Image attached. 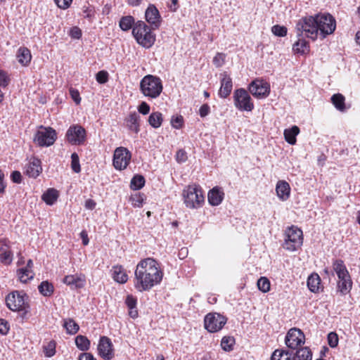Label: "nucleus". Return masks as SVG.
Masks as SVG:
<instances>
[{"label":"nucleus","instance_id":"obj_1","mask_svg":"<svg viewBox=\"0 0 360 360\" xmlns=\"http://www.w3.org/2000/svg\"><path fill=\"white\" fill-rule=\"evenodd\" d=\"M163 273L156 260L148 257L141 259L134 272V288L139 292L149 291L162 280Z\"/></svg>","mask_w":360,"mask_h":360},{"label":"nucleus","instance_id":"obj_2","mask_svg":"<svg viewBox=\"0 0 360 360\" xmlns=\"http://www.w3.org/2000/svg\"><path fill=\"white\" fill-rule=\"evenodd\" d=\"M27 300L28 296L24 291L13 290L6 296L5 302L10 310L20 313V317L26 319L30 309Z\"/></svg>","mask_w":360,"mask_h":360},{"label":"nucleus","instance_id":"obj_3","mask_svg":"<svg viewBox=\"0 0 360 360\" xmlns=\"http://www.w3.org/2000/svg\"><path fill=\"white\" fill-rule=\"evenodd\" d=\"M139 89L148 100L156 99L162 92V82L158 76L147 75L141 79Z\"/></svg>","mask_w":360,"mask_h":360},{"label":"nucleus","instance_id":"obj_4","mask_svg":"<svg viewBox=\"0 0 360 360\" xmlns=\"http://www.w3.org/2000/svg\"><path fill=\"white\" fill-rule=\"evenodd\" d=\"M152 29L142 20L136 21L133 27L132 35L136 42L145 49H150L155 44L156 36Z\"/></svg>","mask_w":360,"mask_h":360},{"label":"nucleus","instance_id":"obj_5","mask_svg":"<svg viewBox=\"0 0 360 360\" xmlns=\"http://www.w3.org/2000/svg\"><path fill=\"white\" fill-rule=\"evenodd\" d=\"M182 195L184 202L188 208L198 209L204 205L205 197L199 185H188L184 189Z\"/></svg>","mask_w":360,"mask_h":360},{"label":"nucleus","instance_id":"obj_6","mask_svg":"<svg viewBox=\"0 0 360 360\" xmlns=\"http://www.w3.org/2000/svg\"><path fill=\"white\" fill-rule=\"evenodd\" d=\"M303 239L302 229L295 226H291L285 231L282 247L289 252L297 251L302 247Z\"/></svg>","mask_w":360,"mask_h":360},{"label":"nucleus","instance_id":"obj_7","mask_svg":"<svg viewBox=\"0 0 360 360\" xmlns=\"http://www.w3.org/2000/svg\"><path fill=\"white\" fill-rule=\"evenodd\" d=\"M298 37H306L315 41L318 37L316 18L314 16L302 18L296 25Z\"/></svg>","mask_w":360,"mask_h":360},{"label":"nucleus","instance_id":"obj_8","mask_svg":"<svg viewBox=\"0 0 360 360\" xmlns=\"http://www.w3.org/2000/svg\"><path fill=\"white\" fill-rule=\"evenodd\" d=\"M317 33L320 32L322 38L332 34L336 27L335 18L329 13L315 15Z\"/></svg>","mask_w":360,"mask_h":360},{"label":"nucleus","instance_id":"obj_9","mask_svg":"<svg viewBox=\"0 0 360 360\" xmlns=\"http://www.w3.org/2000/svg\"><path fill=\"white\" fill-rule=\"evenodd\" d=\"M233 103L235 107L240 111H252L255 105L248 94L243 88L237 89L233 92Z\"/></svg>","mask_w":360,"mask_h":360},{"label":"nucleus","instance_id":"obj_10","mask_svg":"<svg viewBox=\"0 0 360 360\" xmlns=\"http://www.w3.org/2000/svg\"><path fill=\"white\" fill-rule=\"evenodd\" d=\"M34 138V142L41 147H49L52 146L57 139V134L52 127H40Z\"/></svg>","mask_w":360,"mask_h":360},{"label":"nucleus","instance_id":"obj_11","mask_svg":"<svg viewBox=\"0 0 360 360\" xmlns=\"http://www.w3.org/2000/svg\"><path fill=\"white\" fill-rule=\"evenodd\" d=\"M131 153L125 147L120 146L114 150L112 165L117 170H124L129 165Z\"/></svg>","mask_w":360,"mask_h":360},{"label":"nucleus","instance_id":"obj_12","mask_svg":"<svg viewBox=\"0 0 360 360\" xmlns=\"http://www.w3.org/2000/svg\"><path fill=\"white\" fill-rule=\"evenodd\" d=\"M227 319L218 313H209L204 318V327L210 333H216L223 328Z\"/></svg>","mask_w":360,"mask_h":360},{"label":"nucleus","instance_id":"obj_13","mask_svg":"<svg viewBox=\"0 0 360 360\" xmlns=\"http://www.w3.org/2000/svg\"><path fill=\"white\" fill-rule=\"evenodd\" d=\"M86 137L85 129L79 124L71 125L65 134L67 141L73 146H80L84 143Z\"/></svg>","mask_w":360,"mask_h":360},{"label":"nucleus","instance_id":"obj_14","mask_svg":"<svg viewBox=\"0 0 360 360\" xmlns=\"http://www.w3.org/2000/svg\"><path fill=\"white\" fill-rule=\"evenodd\" d=\"M305 336L304 333L298 328H294L289 330L285 335V342L287 347L292 349H299L298 347L304 343Z\"/></svg>","mask_w":360,"mask_h":360},{"label":"nucleus","instance_id":"obj_15","mask_svg":"<svg viewBox=\"0 0 360 360\" xmlns=\"http://www.w3.org/2000/svg\"><path fill=\"white\" fill-rule=\"evenodd\" d=\"M250 94L257 98H266L270 93L269 84L263 80H253L248 86Z\"/></svg>","mask_w":360,"mask_h":360},{"label":"nucleus","instance_id":"obj_16","mask_svg":"<svg viewBox=\"0 0 360 360\" xmlns=\"http://www.w3.org/2000/svg\"><path fill=\"white\" fill-rule=\"evenodd\" d=\"M145 20L152 29L158 30L160 28L162 19L159 10L154 4H150L146 9Z\"/></svg>","mask_w":360,"mask_h":360},{"label":"nucleus","instance_id":"obj_17","mask_svg":"<svg viewBox=\"0 0 360 360\" xmlns=\"http://www.w3.org/2000/svg\"><path fill=\"white\" fill-rule=\"evenodd\" d=\"M97 350L98 355L104 360H111L115 356L112 341L106 336L100 338Z\"/></svg>","mask_w":360,"mask_h":360},{"label":"nucleus","instance_id":"obj_18","mask_svg":"<svg viewBox=\"0 0 360 360\" xmlns=\"http://www.w3.org/2000/svg\"><path fill=\"white\" fill-rule=\"evenodd\" d=\"M221 86L218 92L220 98H226L231 93L233 89V81L230 75L226 72L220 74Z\"/></svg>","mask_w":360,"mask_h":360},{"label":"nucleus","instance_id":"obj_19","mask_svg":"<svg viewBox=\"0 0 360 360\" xmlns=\"http://www.w3.org/2000/svg\"><path fill=\"white\" fill-rule=\"evenodd\" d=\"M41 172V160L36 157H32L25 167V174L30 178L36 179Z\"/></svg>","mask_w":360,"mask_h":360},{"label":"nucleus","instance_id":"obj_20","mask_svg":"<svg viewBox=\"0 0 360 360\" xmlns=\"http://www.w3.org/2000/svg\"><path fill=\"white\" fill-rule=\"evenodd\" d=\"M63 283L71 289H80L86 285V276L83 274L68 275L63 278Z\"/></svg>","mask_w":360,"mask_h":360},{"label":"nucleus","instance_id":"obj_21","mask_svg":"<svg viewBox=\"0 0 360 360\" xmlns=\"http://www.w3.org/2000/svg\"><path fill=\"white\" fill-rule=\"evenodd\" d=\"M224 198V193L221 187L215 186L207 194V200L212 206H218L221 203Z\"/></svg>","mask_w":360,"mask_h":360},{"label":"nucleus","instance_id":"obj_22","mask_svg":"<svg viewBox=\"0 0 360 360\" xmlns=\"http://www.w3.org/2000/svg\"><path fill=\"white\" fill-rule=\"evenodd\" d=\"M124 122L129 131L135 134H138L140 131V116L136 112H130L124 119Z\"/></svg>","mask_w":360,"mask_h":360},{"label":"nucleus","instance_id":"obj_23","mask_svg":"<svg viewBox=\"0 0 360 360\" xmlns=\"http://www.w3.org/2000/svg\"><path fill=\"white\" fill-rule=\"evenodd\" d=\"M290 184L284 180H279L276 186V192L278 198L281 201H286L290 195Z\"/></svg>","mask_w":360,"mask_h":360},{"label":"nucleus","instance_id":"obj_24","mask_svg":"<svg viewBox=\"0 0 360 360\" xmlns=\"http://www.w3.org/2000/svg\"><path fill=\"white\" fill-rule=\"evenodd\" d=\"M352 288V281L350 275L338 277L337 283L338 291L342 295L348 294Z\"/></svg>","mask_w":360,"mask_h":360},{"label":"nucleus","instance_id":"obj_25","mask_svg":"<svg viewBox=\"0 0 360 360\" xmlns=\"http://www.w3.org/2000/svg\"><path fill=\"white\" fill-rule=\"evenodd\" d=\"M112 278L119 283L124 284L128 281V275L121 265L113 266L111 270Z\"/></svg>","mask_w":360,"mask_h":360},{"label":"nucleus","instance_id":"obj_26","mask_svg":"<svg viewBox=\"0 0 360 360\" xmlns=\"http://www.w3.org/2000/svg\"><path fill=\"white\" fill-rule=\"evenodd\" d=\"M18 61L22 66H27L32 59V54L27 47H20L17 52Z\"/></svg>","mask_w":360,"mask_h":360},{"label":"nucleus","instance_id":"obj_27","mask_svg":"<svg viewBox=\"0 0 360 360\" xmlns=\"http://www.w3.org/2000/svg\"><path fill=\"white\" fill-rule=\"evenodd\" d=\"M292 50L295 53L304 55L309 52L310 47L308 41L302 37L293 44Z\"/></svg>","mask_w":360,"mask_h":360},{"label":"nucleus","instance_id":"obj_28","mask_svg":"<svg viewBox=\"0 0 360 360\" xmlns=\"http://www.w3.org/2000/svg\"><path fill=\"white\" fill-rule=\"evenodd\" d=\"M125 304L129 309V315L132 319L138 317L139 313L136 309L137 299L132 295H128L125 299Z\"/></svg>","mask_w":360,"mask_h":360},{"label":"nucleus","instance_id":"obj_29","mask_svg":"<svg viewBox=\"0 0 360 360\" xmlns=\"http://www.w3.org/2000/svg\"><path fill=\"white\" fill-rule=\"evenodd\" d=\"M59 197L58 191L55 188L47 189L41 195V200L48 205H53Z\"/></svg>","mask_w":360,"mask_h":360},{"label":"nucleus","instance_id":"obj_30","mask_svg":"<svg viewBox=\"0 0 360 360\" xmlns=\"http://www.w3.org/2000/svg\"><path fill=\"white\" fill-rule=\"evenodd\" d=\"M300 133V129L297 126H292L290 128L285 129L283 132L285 140L290 145H295L297 139L296 136Z\"/></svg>","mask_w":360,"mask_h":360},{"label":"nucleus","instance_id":"obj_31","mask_svg":"<svg viewBox=\"0 0 360 360\" xmlns=\"http://www.w3.org/2000/svg\"><path fill=\"white\" fill-rule=\"evenodd\" d=\"M330 99L335 108L340 112H344L347 110L345 105V98L342 94H335Z\"/></svg>","mask_w":360,"mask_h":360},{"label":"nucleus","instance_id":"obj_32","mask_svg":"<svg viewBox=\"0 0 360 360\" xmlns=\"http://www.w3.org/2000/svg\"><path fill=\"white\" fill-rule=\"evenodd\" d=\"M321 278L318 274H311L307 278V286L312 292H317L319 290Z\"/></svg>","mask_w":360,"mask_h":360},{"label":"nucleus","instance_id":"obj_33","mask_svg":"<svg viewBox=\"0 0 360 360\" xmlns=\"http://www.w3.org/2000/svg\"><path fill=\"white\" fill-rule=\"evenodd\" d=\"M136 22H135V19L133 16L125 15L120 18L119 21V26L122 31L127 32L131 29L133 30Z\"/></svg>","mask_w":360,"mask_h":360},{"label":"nucleus","instance_id":"obj_34","mask_svg":"<svg viewBox=\"0 0 360 360\" xmlns=\"http://www.w3.org/2000/svg\"><path fill=\"white\" fill-rule=\"evenodd\" d=\"M333 269L338 277H342L349 274L344 262L342 259H335L333 262Z\"/></svg>","mask_w":360,"mask_h":360},{"label":"nucleus","instance_id":"obj_35","mask_svg":"<svg viewBox=\"0 0 360 360\" xmlns=\"http://www.w3.org/2000/svg\"><path fill=\"white\" fill-rule=\"evenodd\" d=\"M312 353L307 347H303L296 351L295 354L292 355V360H311Z\"/></svg>","mask_w":360,"mask_h":360},{"label":"nucleus","instance_id":"obj_36","mask_svg":"<svg viewBox=\"0 0 360 360\" xmlns=\"http://www.w3.org/2000/svg\"><path fill=\"white\" fill-rule=\"evenodd\" d=\"M148 122L153 128H159L163 122L162 114L158 111L152 112L148 117Z\"/></svg>","mask_w":360,"mask_h":360},{"label":"nucleus","instance_id":"obj_37","mask_svg":"<svg viewBox=\"0 0 360 360\" xmlns=\"http://www.w3.org/2000/svg\"><path fill=\"white\" fill-rule=\"evenodd\" d=\"M38 290L43 296L51 297L54 292V287L51 283L44 281L38 285Z\"/></svg>","mask_w":360,"mask_h":360},{"label":"nucleus","instance_id":"obj_38","mask_svg":"<svg viewBox=\"0 0 360 360\" xmlns=\"http://www.w3.org/2000/svg\"><path fill=\"white\" fill-rule=\"evenodd\" d=\"M17 275L21 283H26L34 278V273L32 269L29 270L22 267L17 270Z\"/></svg>","mask_w":360,"mask_h":360},{"label":"nucleus","instance_id":"obj_39","mask_svg":"<svg viewBox=\"0 0 360 360\" xmlns=\"http://www.w3.org/2000/svg\"><path fill=\"white\" fill-rule=\"evenodd\" d=\"M75 345L79 350L86 352L89 349L91 342L86 336L79 335L75 338Z\"/></svg>","mask_w":360,"mask_h":360},{"label":"nucleus","instance_id":"obj_40","mask_svg":"<svg viewBox=\"0 0 360 360\" xmlns=\"http://www.w3.org/2000/svg\"><path fill=\"white\" fill-rule=\"evenodd\" d=\"M271 360H292V354L286 349H276L271 354Z\"/></svg>","mask_w":360,"mask_h":360},{"label":"nucleus","instance_id":"obj_41","mask_svg":"<svg viewBox=\"0 0 360 360\" xmlns=\"http://www.w3.org/2000/svg\"><path fill=\"white\" fill-rule=\"evenodd\" d=\"M63 327L65 328L67 333L70 335L76 334L79 329V325L72 319H65Z\"/></svg>","mask_w":360,"mask_h":360},{"label":"nucleus","instance_id":"obj_42","mask_svg":"<svg viewBox=\"0 0 360 360\" xmlns=\"http://www.w3.org/2000/svg\"><path fill=\"white\" fill-rule=\"evenodd\" d=\"M146 181L143 176L136 174L133 176L130 183V188L132 190L138 191L142 188L145 185Z\"/></svg>","mask_w":360,"mask_h":360},{"label":"nucleus","instance_id":"obj_43","mask_svg":"<svg viewBox=\"0 0 360 360\" xmlns=\"http://www.w3.org/2000/svg\"><path fill=\"white\" fill-rule=\"evenodd\" d=\"M235 339L231 336H224L221 341V347L225 352H231L233 349Z\"/></svg>","mask_w":360,"mask_h":360},{"label":"nucleus","instance_id":"obj_44","mask_svg":"<svg viewBox=\"0 0 360 360\" xmlns=\"http://www.w3.org/2000/svg\"><path fill=\"white\" fill-rule=\"evenodd\" d=\"M95 8L93 6L87 4L82 7V16L88 19L90 22L93 21L95 17Z\"/></svg>","mask_w":360,"mask_h":360},{"label":"nucleus","instance_id":"obj_45","mask_svg":"<svg viewBox=\"0 0 360 360\" xmlns=\"http://www.w3.org/2000/svg\"><path fill=\"white\" fill-rule=\"evenodd\" d=\"M56 344L54 340H51L46 345H44L43 350L44 356L48 358L53 356L56 354Z\"/></svg>","mask_w":360,"mask_h":360},{"label":"nucleus","instance_id":"obj_46","mask_svg":"<svg viewBox=\"0 0 360 360\" xmlns=\"http://www.w3.org/2000/svg\"><path fill=\"white\" fill-rule=\"evenodd\" d=\"M143 200L144 195L140 193L131 195L130 198V201L134 207H141L143 206Z\"/></svg>","mask_w":360,"mask_h":360},{"label":"nucleus","instance_id":"obj_47","mask_svg":"<svg viewBox=\"0 0 360 360\" xmlns=\"http://www.w3.org/2000/svg\"><path fill=\"white\" fill-rule=\"evenodd\" d=\"M257 287L263 292H267L270 290V281L266 277H261L257 281Z\"/></svg>","mask_w":360,"mask_h":360},{"label":"nucleus","instance_id":"obj_48","mask_svg":"<svg viewBox=\"0 0 360 360\" xmlns=\"http://www.w3.org/2000/svg\"><path fill=\"white\" fill-rule=\"evenodd\" d=\"M71 168L75 173H79L81 171L79 158L77 153H73L71 155Z\"/></svg>","mask_w":360,"mask_h":360},{"label":"nucleus","instance_id":"obj_49","mask_svg":"<svg viewBox=\"0 0 360 360\" xmlns=\"http://www.w3.org/2000/svg\"><path fill=\"white\" fill-rule=\"evenodd\" d=\"M226 55L224 53H217L212 60V63L216 68L222 67L226 60Z\"/></svg>","mask_w":360,"mask_h":360},{"label":"nucleus","instance_id":"obj_50","mask_svg":"<svg viewBox=\"0 0 360 360\" xmlns=\"http://www.w3.org/2000/svg\"><path fill=\"white\" fill-rule=\"evenodd\" d=\"M13 261V253L11 251H4L1 252L0 253V262L5 264L9 265L12 263Z\"/></svg>","mask_w":360,"mask_h":360},{"label":"nucleus","instance_id":"obj_51","mask_svg":"<svg viewBox=\"0 0 360 360\" xmlns=\"http://www.w3.org/2000/svg\"><path fill=\"white\" fill-rule=\"evenodd\" d=\"M271 32L275 36L283 37L286 36L288 30L285 26L276 25L271 27Z\"/></svg>","mask_w":360,"mask_h":360},{"label":"nucleus","instance_id":"obj_52","mask_svg":"<svg viewBox=\"0 0 360 360\" xmlns=\"http://www.w3.org/2000/svg\"><path fill=\"white\" fill-rule=\"evenodd\" d=\"M109 79V74L105 70H101L96 75V79L99 84H105Z\"/></svg>","mask_w":360,"mask_h":360},{"label":"nucleus","instance_id":"obj_53","mask_svg":"<svg viewBox=\"0 0 360 360\" xmlns=\"http://www.w3.org/2000/svg\"><path fill=\"white\" fill-rule=\"evenodd\" d=\"M184 124V118L181 115L173 116L171 119L172 127L174 129H179Z\"/></svg>","mask_w":360,"mask_h":360},{"label":"nucleus","instance_id":"obj_54","mask_svg":"<svg viewBox=\"0 0 360 360\" xmlns=\"http://www.w3.org/2000/svg\"><path fill=\"white\" fill-rule=\"evenodd\" d=\"M339 342L338 336L335 332H330L328 335V342L330 347L335 348L338 346Z\"/></svg>","mask_w":360,"mask_h":360},{"label":"nucleus","instance_id":"obj_55","mask_svg":"<svg viewBox=\"0 0 360 360\" xmlns=\"http://www.w3.org/2000/svg\"><path fill=\"white\" fill-rule=\"evenodd\" d=\"M9 78L6 71L0 69V86L6 87L8 85Z\"/></svg>","mask_w":360,"mask_h":360},{"label":"nucleus","instance_id":"obj_56","mask_svg":"<svg viewBox=\"0 0 360 360\" xmlns=\"http://www.w3.org/2000/svg\"><path fill=\"white\" fill-rule=\"evenodd\" d=\"M70 95L72 99L75 101V103L78 105L81 102V97L79 92L77 89L74 88H70L69 89Z\"/></svg>","mask_w":360,"mask_h":360},{"label":"nucleus","instance_id":"obj_57","mask_svg":"<svg viewBox=\"0 0 360 360\" xmlns=\"http://www.w3.org/2000/svg\"><path fill=\"white\" fill-rule=\"evenodd\" d=\"M187 153L183 149H179L176 154V160L179 163L185 162L187 160Z\"/></svg>","mask_w":360,"mask_h":360},{"label":"nucleus","instance_id":"obj_58","mask_svg":"<svg viewBox=\"0 0 360 360\" xmlns=\"http://www.w3.org/2000/svg\"><path fill=\"white\" fill-rule=\"evenodd\" d=\"M69 34L72 39H79L82 37V33L80 28L75 26L70 29Z\"/></svg>","mask_w":360,"mask_h":360},{"label":"nucleus","instance_id":"obj_59","mask_svg":"<svg viewBox=\"0 0 360 360\" xmlns=\"http://www.w3.org/2000/svg\"><path fill=\"white\" fill-rule=\"evenodd\" d=\"M150 107L145 101H143L138 106V112L142 115H148L150 112Z\"/></svg>","mask_w":360,"mask_h":360},{"label":"nucleus","instance_id":"obj_60","mask_svg":"<svg viewBox=\"0 0 360 360\" xmlns=\"http://www.w3.org/2000/svg\"><path fill=\"white\" fill-rule=\"evenodd\" d=\"M9 330V324L8 322L4 319H0V333L1 335H6Z\"/></svg>","mask_w":360,"mask_h":360},{"label":"nucleus","instance_id":"obj_61","mask_svg":"<svg viewBox=\"0 0 360 360\" xmlns=\"http://www.w3.org/2000/svg\"><path fill=\"white\" fill-rule=\"evenodd\" d=\"M56 5L61 9H67L71 5L72 0H54Z\"/></svg>","mask_w":360,"mask_h":360},{"label":"nucleus","instance_id":"obj_62","mask_svg":"<svg viewBox=\"0 0 360 360\" xmlns=\"http://www.w3.org/2000/svg\"><path fill=\"white\" fill-rule=\"evenodd\" d=\"M210 112V107L207 103L202 104L199 109V115L201 117H205Z\"/></svg>","mask_w":360,"mask_h":360},{"label":"nucleus","instance_id":"obj_63","mask_svg":"<svg viewBox=\"0 0 360 360\" xmlns=\"http://www.w3.org/2000/svg\"><path fill=\"white\" fill-rule=\"evenodd\" d=\"M10 248V240L6 238H0V252H4L9 250Z\"/></svg>","mask_w":360,"mask_h":360},{"label":"nucleus","instance_id":"obj_64","mask_svg":"<svg viewBox=\"0 0 360 360\" xmlns=\"http://www.w3.org/2000/svg\"><path fill=\"white\" fill-rule=\"evenodd\" d=\"M11 179L13 183L20 184L22 182V175L19 171H13L11 174Z\"/></svg>","mask_w":360,"mask_h":360}]
</instances>
